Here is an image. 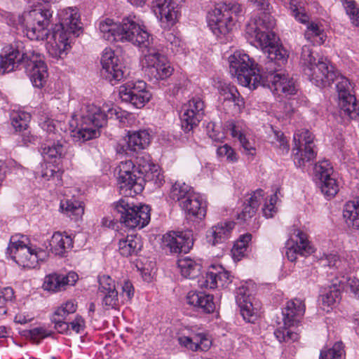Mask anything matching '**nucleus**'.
<instances>
[{"mask_svg": "<svg viewBox=\"0 0 359 359\" xmlns=\"http://www.w3.org/2000/svg\"><path fill=\"white\" fill-rule=\"evenodd\" d=\"M287 50L283 48H271L266 56L264 67H260L248 55L234 53L229 57V70L241 85L250 89L258 86L268 87L273 93L294 95L297 92L295 82L288 74L279 72V68L287 60Z\"/></svg>", "mask_w": 359, "mask_h": 359, "instance_id": "f257e3e1", "label": "nucleus"}, {"mask_svg": "<svg viewBox=\"0 0 359 359\" xmlns=\"http://www.w3.org/2000/svg\"><path fill=\"white\" fill-rule=\"evenodd\" d=\"M60 21L52 29L50 34L48 26L52 22V12L39 1H34L27 8L24 15L26 35L30 40L48 39L46 49L54 58H63L70 48L69 40L72 34L78 36L81 32L79 15L77 12L68 8L60 14Z\"/></svg>", "mask_w": 359, "mask_h": 359, "instance_id": "f03ea898", "label": "nucleus"}, {"mask_svg": "<svg viewBox=\"0 0 359 359\" xmlns=\"http://www.w3.org/2000/svg\"><path fill=\"white\" fill-rule=\"evenodd\" d=\"M102 37L110 42H130L140 48L151 46L152 38L133 18H125L120 24L111 19H106L100 23Z\"/></svg>", "mask_w": 359, "mask_h": 359, "instance_id": "7ed1b4c3", "label": "nucleus"}, {"mask_svg": "<svg viewBox=\"0 0 359 359\" xmlns=\"http://www.w3.org/2000/svg\"><path fill=\"white\" fill-rule=\"evenodd\" d=\"M121 112L115 108H108L107 114L104 109L94 104H86L81 109L80 116V128L77 131L76 137L83 142L98 137L100 134L99 128L107 124V118L114 116L118 119Z\"/></svg>", "mask_w": 359, "mask_h": 359, "instance_id": "20e7f679", "label": "nucleus"}, {"mask_svg": "<svg viewBox=\"0 0 359 359\" xmlns=\"http://www.w3.org/2000/svg\"><path fill=\"white\" fill-rule=\"evenodd\" d=\"M241 13V6L238 3H219L212 12L208 13V26L217 36L226 34L231 30L236 18Z\"/></svg>", "mask_w": 359, "mask_h": 359, "instance_id": "39448f33", "label": "nucleus"}, {"mask_svg": "<svg viewBox=\"0 0 359 359\" xmlns=\"http://www.w3.org/2000/svg\"><path fill=\"white\" fill-rule=\"evenodd\" d=\"M133 197H124L115 203V210L120 214L119 221L126 226L142 229L150 221V208L147 205H135Z\"/></svg>", "mask_w": 359, "mask_h": 359, "instance_id": "423d86ee", "label": "nucleus"}, {"mask_svg": "<svg viewBox=\"0 0 359 359\" xmlns=\"http://www.w3.org/2000/svg\"><path fill=\"white\" fill-rule=\"evenodd\" d=\"M271 13L263 12L247 26V33L254 36L266 56H269L271 48H281L276 46V34L272 29L276 20Z\"/></svg>", "mask_w": 359, "mask_h": 359, "instance_id": "0eeeda50", "label": "nucleus"}, {"mask_svg": "<svg viewBox=\"0 0 359 359\" xmlns=\"http://www.w3.org/2000/svg\"><path fill=\"white\" fill-rule=\"evenodd\" d=\"M313 140V134L308 130L302 129L294 133L292 156L297 166L304 167L316 158L317 151Z\"/></svg>", "mask_w": 359, "mask_h": 359, "instance_id": "6e6552de", "label": "nucleus"}, {"mask_svg": "<svg viewBox=\"0 0 359 359\" xmlns=\"http://www.w3.org/2000/svg\"><path fill=\"white\" fill-rule=\"evenodd\" d=\"M118 182L120 194L123 197H134L144 189L143 180L135 175V165L131 161L121 162L118 166Z\"/></svg>", "mask_w": 359, "mask_h": 359, "instance_id": "1a4fd4ad", "label": "nucleus"}, {"mask_svg": "<svg viewBox=\"0 0 359 359\" xmlns=\"http://www.w3.org/2000/svg\"><path fill=\"white\" fill-rule=\"evenodd\" d=\"M334 81L337 82L340 114L352 119L356 118L359 115V107L355 96L351 94L352 86L350 81L337 72Z\"/></svg>", "mask_w": 359, "mask_h": 359, "instance_id": "9d476101", "label": "nucleus"}, {"mask_svg": "<svg viewBox=\"0 0 359 359\" xmlns=\"http://www.w3.org/2000/svg\"><path fill=\"white\" fill-rule=\"evenodd\" d=\"M144 60L149 76L156 80L166 79L174 71L168 58L154 46L147 48Z\"/></svg>", "mask_w": 359, "mask_h": 359, "instance_id": "9b49d317", "label": "nucleus"}, {"mask_svg": "<svg viewBox=\"0 0 359 359\" xmlns=\"http://www.w3.org/2000/svg\"><path fill=\"white\" fill-rule=\"evenodd\" d=\"M24 67L33 86L43 88L47 81L48 73L41 55L35 50H26L24 52Z\"/></svg>", "mask_w": 359, "mask_h": 359, "instance_id": "f8f14e48", "label": "nucleus"}, {"mask_svg": "<svg viewBox=\"0 0 359 359\" xmlns=\"http://www.w3.org/2000/svg\"><path fill=\"white\" fill-rule=\"evenodd\" d=\"M122 101L129 102L137 108H142L148 102L151 94L147 90V84L142 80L129 81L119 88Z\"/></svg>", "mask_w": 359, "mask_h": 359, "instance_id": "ddd939ff", "label": "nucleus"}, {"mask_svg": "<svg viewBox=\"0 0 359 359\" xmlns=\"http://www.w3.org/2000/svg\"><path fill=\"white\" fill-rule=\"evenodd\" d=\"M101 64L102 67L101 74L111 85H116L128 74L122 60L111 49L104 50L102 55Z\"/></svg>", "mask_w": 359, "mask_h": 359, "instance_id": "4468645a", "label": "nucleus"}, {"mask_svg": "<svg viewBox=\"0 0 359 359\" xmlns=\"http://www.w3.org/2000/svg\"><path fill=\"white\" fill-rule=\"evenodd\" d=\"M304 72L313 83L320 88L330 86L337 78L334 67L323 58L318 59L312 67L304 68Z\"/></svg>", "mask_w": 359, "mask_h": 359, "instance_id": "2eb2a0df", "label": "nucleus"}, {"mask_svg": "<svg viewBox=\"0 0 359 359\" xmlns=\"http://www.w3.org/2000/svg\"><path fill=\"white\" fill-rule=\"evenodd\" d=\"M162 245L171 253H187L194 245L191 231H170L163 235Z\"/></svg>", "mask_w": 359, "mask_h": 359, "instance_id": "dca6fc26", "label": "nucleus"}, {"mask_svg": "<svg viewBox=\"0 0 359 359\" xmlns=\"http://www.w3.org/2000/svg\"><path fill=\"white\" fill-rule=\"evenodd\" d=\"M204 115V104L198 97L193 98L181 110L180 120L182 130L189 133L201 121Z\"/></svg>", "mask_w": 359, "mask_h": 359, "instance_id": "f3484780", "label": "nucleus"}, {"mask_svg": "<svg viewBox=\"0 0 359 359\" xmlns=\"http://www.w3.org/2000/svg\"><path fill=\"white\" fill-rule=\"evenodd\" d=\"M181 0H156L154 6L156 15L168 27L173 26L180 15Z\"/></svg>", "mask_w": 359, "mask_h": 359, "instance_id": "a211bd4d", "label": "nucleus"}, {"mask_svg": "<svg viewBox=\"0 0 359 359\" xmlns=\"http://www.w3.org/2000/svg\"><path fill=\"white\" fill-rule=\"evenodd\" d=\"M294 236L287 243L286 256L290 262H294L297 255L306 257L313 252L306 233L300 230H295Z\"/></svg>", "mask_w": 359, "mask_h": 359, "instance_id": "6ab92c4d", "label": "nucleus"}, {"mask_svg": "<svg viewBox=\"0 0 359 359\" xmlns=\"http://www.w3.org/2000/svg\"><path fill=\"white\" fill-rule=\"evenodd\" d=\"M98 282V294L102 296V304L105 309H115L118 305V299L114 280L110 276L103 275L99 276Z\"/></svg>", "mask_w": 359, "mask_h": 359, "instance_id": "aec40b11", "label": "nucleus"}, {"mask_svg": "<svg viewBox=\"0 0 359 359\" xmlns=\"http://www.w3.org/2000/svg\"><path fill=\"white\" fill-rule=\"evenodd\" d=\"M248 290L245 286L238 288L236 295V301L241 309V314L243 319L248 323H253L257 318V308L255 307Z\"/></svg>", "mask_w": 359, "mask_h": 359, "instance_id": "412c9836", "label": "nucleus"}, {"mask_svg": "<svg viewBox=\"0 0 359 359\" xmlns=\"http://www.w3.org/2000/svg\"><path fill=\"white\" fill-rule=\"evenodd\" d=\"M78 278L77 273L74 271H70L67 275L50 274L46 276L43 287L45 290L59 292L65 290L66 285H74Z\"/></svg>", "mask_w": 359, "mask_h": 359, "instance_id": "4be33fe9", "label": "nucleus"}, {"mask_svg": "<svg viewBox=\"0 0 359 359\" xmlns=\"http://www.w3.org/2000/svg\"><path fill=\"white\" fill-rule=\"evenodd\" d=\"M234 225L233 222H224L213 226L207 231L208 243L212 246L225 243L230 238Z\"/></svg>", "mask_w": 359, "mask_h": 359, "instance_id": "5701e85b", "label": "nucleus"}, {"mask_svg": "<svg viewBox=\"0 0 359 359\" xmlns=\"http://www.w3.org/2000/svg\"><path fill=\"white\" fill-rule=\"evenodd\" d=\"M305 312V304L300 299H294L287 302L283 309V323L291 327L297 323Z\"/></svg>", "mask_w": 359, "mask_h": 359, "instance_id": "b1692460", "label": "nucleus"}, {"mask_svg": "<svg viewBox=\"0 0 359 359\" xmlns=\"http://www.w3.org/2000/svg\"><path fill=\"white\" fill-rule=\"evenodd\" d=\"M67 142L57 137H48L41 146L42 155L46 158H61L67 151Z\"/></svg>", "mask_w": 359, "mask_h": 359, "instance_id": "393cba45", "label": "nucleus"}, {"mask_svg": "<svg viewBox=\"0 0 359 359\" xmlns=\"http://www.w3.org/2000/svg\"><path fill=\"white\" fill-rule=\"evenodd\" d=\"M343 281L336 278L331 285L322 291L320 294L323 309L329 311L341 299V291Z\"/></svg>", "mask_w": 359, "mask_h": 359, "instance_id": "a878e982", "label": "nucleus"}, {"mask_svg": "<svg viewBox=\"0 0 359 359\" xmlns=\"http://www.w3.org/2000/svg\"><path fill=\"white\" fill-rule=\"evenodd\" d=\"M177 340L181 346L193 351H207L212 345L210 339L203 333L196 334L192 337L182 336Z\"/></svg>", "mask_w": 359, "mask_h": 359, "instance_id": "bb28decb", "label": "nucleus"}, {"mask_svg": "<svg viewBox=\"0 0 359 359\" xmlns=\"http://www.w3.org/2000/svg\"><path fill=\"white\" fill-rule=\"evenodd\" d=\"M24 241V268L36 269L43 262L41 255L43 250L32 243L29 238Z\"/></svg>", "mask_w": 359, "mask_h": 359, "instance_id": "cd10ccee", "label": "nucleus"}, {"mask_svg": "<svg viewBox=\"0 0 359 359\" xmlns=\"http://www.w3.org/2000/svg\"><path fill=\"white\" fill-rule=\"evenodd\" d=\"M181 208L187 213L189 217L197 219H202L206 215V209L200 199L195 194L190 195L188 198L180 203Z\"/></svg>", "mask_w": 359, "mask_h": 359, "instance_id": "c85d7f7f", "label": "nucleus"}, {"mask_svg": "<svg viewBox=\"0 0 359 359\" xmlns=\"http://www.w3.org/2000/svg\"><path fill=\"white\" fill-rule=\"evenodd\" d=\"M142 248V241L137 235H128L118 243V251L123 257L136 256Z\"/></svg>", "mask_w": 359, "mask_h": 359, "instance_id": "c756f323", "label": "nucleus"}, {"mask_svg": "<svg viewBox=\"0 0 359 359\" xmlns=\"http://www.w3.org/2000/svg\"><path fill=\"white\" fill-rule=\"evenodd\" d=\"M187 300L189 305L208 313L213 312L215 308L212 296L204 292L191 291L187 295Z\"/></svg>", "mask_w": 359, "mask_h": 359, "instance_id": "7c9ffc66", "label": "nucleus"}, {"mask_svg": "<svg viewBox=\"0 0 359 359\" xmlns=\"http://www.w3.org/2000/svg\"><path fill=\"white\" fill-rule=\"evenodd\" d=\"M50 245L55 255L62 257L73 247V240L66 233L55 232L52 236Z\"/></svg>", "mask_w": 359, "mask_h": 359, "instance_id": "2f4dec72", "label": "nucleus"}, {"mask_svg": "<svg viewBox=\"0 0 359 359\" xmlns=\"http://www.w3.org/2000/svg\"><path fill=\"white\" fill-rule=\"evenodd\" d=\"M150 143V135L146 130L129 133L127 141V149L138 152L146 148Z\"/></svg>", "mask_w": 359, "mask_h": 359, "instance_id": "473e14b6", "label": "nucleus"}, {"mask_svg": "<svg viewBox=\"0 0 359 359\" xmlns=\"http://www.w3.org/2000/svg\"><path fill=\"white\" fill-rule=\"evenodd\" d=\"M264 194L262 189H257L253 192L248 201V203L244 206L243 211L238 214V219L246 222L252 218L262 202Z\"/></svg>", "mask_w": 359, "mask_h": 359, "instance_id": "72a5a7b5", "label": "nucleus"}, {"mask_svg": "<svg viewBox=\"0 0 359 359\" xmlns=\"http://www.w3.org/2000/svg\"><path fill=\"white\" fill-rule=\"evenodd\" d=\"M19 51L12 46H6L0 53V74L3 75L15 69V60Z\"/></svg>", "mask_w": 359, "mask_h": 359, "instance_id": "f704fd0d", "label": "nucleus"}, {"mask_svg": "<svg viewBox=\"0 0 359 359\" xmlns=\"http://www.w3.org/2000/svg\"><path fill=\"white\" fill-rule=\"evenodd\" d=\"M60 208L75 221L80 219L84 213V206L82 203L75 198L62 200Z\"/></svg>", "mask_w": 359, "mask_h": 359, "instance_id": "c9c22d12", "label": "nucleus"}, {"mask_svg": "<svg viewBox=\"0 0 359 359\" xmlns=\"http://www.w3.org/2000/svg\"><path fill=\"white\" fill-rule=\"evenodd\" d=\"M177 265L182 275L187 278L194 279L200 274L201 264L187 257L180 259L177 261Z\"/></svg>", "mask_w": 359, "mask_h": 359, "instance_id": "e433bc0d", "label": "nucleus"}, {"mask_svg": "<svg viewBox=\"0 0 359 359\" xmlns=\"http://www.w3.org/2000/svg\"><path fill=\"white\" fill-rule=\"evenodd\" d=\"M193 194L190 186L177 182L172 186L169 196L171 199L180 202V204Z\"/></svg>", "mask_w": 359, "mask_h": 359, "instance_id": "4c0bfd02", "label": "nucleus"}, {"mask_svg": "<svg viewBox=\"0 0 359 359\" xmlns=\"http://www.w3.org/2000/svg\"><path fill=\"white\" fill-rule=\"evenodd\" d=\"M320 187L322 193L327 197L334 196L339 191L337 180L332 177L320 181Z\"/></svg>", "mask_w": 359, "mask_h": 359, "instance_id": "58836bf2", "label": "nucleus"}, {"mask_svg": "<svg viewBox=\"0 0 359 359\" xmlns=\"http://www.w3.org/2000/svg\"><path fill=\"white\" fill-rule=\"evenodd\" d=\"M304 36L308 41L312 43L322 44L324 42L323 31L317 24L313 22L309 24Z\"/></svg>", "mask_w": 359, "mask_h": 359, "instance_id": "ea45409f", "label": "nucleus"}, {"mask_svg": "<svg viewBox=\"0 0 359 359\" xmlns=\"http://www.w3.org/2000/svg\"><path fill=\"white\" fill-rule=\"evenodd\" d=\"M344 354L341 342L335 343L332 348H325L320 352V359H341Z\"/></svg>", "mask_w": 359, "mask_h": 359, "instance_id": "a19ab883", "label": "nucleus"}, {"mask_svg": "<svg viewBox=\"0 0 359 359\" xmlns=\"http://www.w3.org/2000/svg\"><path fill=\"white\" fill-rule=\"evenodd\" d=\"M21 238H22V235L12 236L6 251L7 256L11 257L18 264L19 261L17 259V254L18 253L19 249L22 248V241L20 240Z\"/></svg>", "mask_w": 359, "mask_h": 359, "instance_id": "79ce46f5", "label": "nucleus"}, {"mask_svg": "<svg viewBox=\"0 0 359 359\" xmlns=\"http://www.w3.org/2000/svg\"><path fill=\"white\" fill-rule=\"evenodd\" d=\"M217 273H215L213 265L211 266L205 273L198 279V285L202 288L213 289L217 287Z\"/></svg>", "mask_w": 359, "mask_h": 359, "instance_id": "37998d69", "label": "nucleus"}, {"mask_svg": "<svg viewBox=\"0 0 359 359\" xmlns=\"http://www.w3.org/2000/svg\"><path fill=\"white\" fill-rule=\"evenodd\" d=\"M140 177L143 180V182H152L158 187H160L164 181L163 175L161 173L159 166L157 165L153 166V168H151V170Z\"/></svg>", "mask_w": 359, "mask_h": 359, "instance_id": "c03bdc74", "label": "nucleus"}, {"mask_svg": "<svg viewBox=\"0 0 359 359\" xmlns=\"http://www.w3.org/2000/svg\"><path fill=\"white\" fill-rule=\"evenodd\" d=\"M50 332L42 327H36L32 330H24V337L34 344H39L40 341L50 335Z\"/></svg>", "mask_w": 359, "mask_h": 359, "instance_id": "a18cd8bd", "label": "nucleus"}, {"mask_svg": "<svg viewBox=\"0 0 359 359\" xmlns=\"http://www.w3.org/2000/svg\"><path fill=\"white\" fill-rule=\"evenodd\" d=\"M316 62V58L313 55V52L309 45H304L302 48L300 55V64L303 69L306 67H312Z\"/></svg>", "mask_w": 359, "mask_h": 359, "instance_id": "49530a36", "label": "nucleus"}, {"mask_svg": "<svg viewBox=\"0 0 359 359\" xmlns=\"http://www.w3.org/2000/svg\"><path fill=\"white\" fill-rule=\"evenodd\" d=\"M62 172L53 165L46 166L42 171L41 176L46 180H53L55 185H60L62 181Z\"/></svg>", "mask_w": 359, "mask_h": 359, "instance_id": "de8ad7c7", "label": "nucleus"}, {"mask_svg": "<svg viewBox=\"0 0 359 359\" xmlns=\"http://www.w3.org/2000/svg\"><path fill=\"white\" fill-rule=\"evenodd\" d=\"M316 177L320 181L332 177V167L327 161H323L316 164L314 167Z\"/></svg>", "mask_w": 359, "mask_h": 359, "instance_id": "09e8293b", "label": "nucleus"}, {"mask_svg": "<svg viewBox=\"0 0 359 359\" xmlns=\"http://www.w3.org/2000/svg\"><path fill=\"white\" fill-rule=\"evenodd\" d=\"M288 327L285 326L284 328L277 329L274 332L275 337L280 342H293L298 339V334L289 330Z\"/></svg>", "mask_w": 359, "mask_h": 359, "instance_id": "8fccbe9b", "label": "nucleus"}, {"mask_svg": "<svg viewBox=\"0 0 359 359\" xmlns=\"http://www.w3.org/2000/svg\"><path fill=\"white\" fill-rule=\"evenodd\" d=\"M344 7L352 24L355 27L359 26V9L356 7L355 2L352 0H345Z\"/></svg>", "mask_w": 359, "mask_h": 359, "instance_id": "3c124183", "label": "nucleus"}, {"mask_svg": "<svg viewBox=\"0 0 359 359\" xmlns=\"http://www.w3.org/2000/svg\"><path fill=\"white\" fill-rule=\"evenodd\" d=\"M136 164V170L142 176L151 170V169L153 168V166L156 165L151 161L150 156L149 155H142L137 157Z\"/></svg>", "mask_w": 359, "mask_h": 359, "instance_id": "603ef678", "label": "nucleus"}, {"mask_svg": "<svg viewBox=\"0 0 359 359\" xmlns=\"http://www.w3.org/2000/svg\"><path fill=\"white\" fill-rule=\"evenodd\" d=\"M227 93L224 97L226 102H232L234 106L240 111L244 107L243 99L241 97L236 88H231V90H227Z\"/></svg>", "mask_w": 359, "mask_h": 359, "instance_id": "864d4df0", "label": "nucleus"}, {"mask_svg": "<svg viewBox=\"0 0 359 359\" xmlns=\"http://www.w3.org/2000/svg\"><path fill=\"white\" fill-rule=\"evenodd\" d=\"M252 235L246 233L241 236L240 239L236 241L232 249L233 255H243L248 243L251 241Z\"/></svg>", "mask_w": 359, "mask_h": 359, "instance_id": "5fc2aeb1", "label": "nucleus"}, {"mask_svg": "<svg viewBox=\"0 0 359 359\" xmlns=\"http://www.w3.org/2000/svg\"><path fill=\"white\" fill-rule=\"evenodd\" d=\"M301 2L299 0H290L289 8L292 12L293 15L297 20L300 21L302 23H306L309 22V16L302 12Z\"/></svg>", "mask_w": 359, "mask_h": 359, "instance_id": "6e6d98bb", "label": "nucleus"}, {"mask_svg": "<svg viewBox=\"0 0 359 359\" xmlns=\"http://www.w3.org/2000/svg\"><path fill=\"white\" fill-rule=\"evenodd\" d=\"M215 273H217V287H225L231 282L229 273L225 271L221 266H214Z\"/></svg>", "mask_w": 359, "mask_h": 359, "instance_id": "4d7b16f0", "label": "nucleus"}, {"mask_svg": "<svg viewBox=\"0 0 359 359\" xmlns=\"http://www.w3.org/2000/svg\"><path fill=\"white\" fill-rule=\"evenodd\" d=\"M217 154L219 156H226V161L230 163H234L238 160L236 152L227 144L219 147L217 149Z\"/></svg>", "mask_w": 359, "mask_h": 359, "instance_id": "13d9d810", "label": "nucleus"}, {"mask_svg": "<svg viewBox=\"0 0 359 359\" xmlns=\"http://www.w3.org/2000/svg\"><path fill=\"white\" fill-rule=\"evenodd\" d=\"M65 318L63 316L56 315L55 313L52 316L51 320L55 324V328L60 333H63L69 329V325L64 321Z\"/></svg>", "mask_w": 359, "mask_h": 359, "instance_id": "bf43d9fd", "label": "nucleus"}, {"mask_svg": "<svg viewBox=\"0 0 359 359\" xmlns=\"http://www.w3.org/2000/svg\"><path fill=\"white\" fill-rule=\"evenodd\" d=\"M76 310V305L72 301L67 302L63 306L58 308L55 313L57 316H61L65 318L70 313H73Z\"/></svg>", "mask_w": 359, "mask_h": 359, "instance_id": "052dcab7", "label": "nucleus"}, {"mask_svg": "<svg viewBox=\"0 0 359 359\" xmlns=\"http://www.w3.org/2000/svg\"><path fill=\"white\" fill-rule=\"evenodd\" d=\"M165 39L167 42L169 43L168 47L174 53L178 52L182 44L181 40L172 33L167 34Z\"/></svg>", "mask_w": 359, "mask_h": 359, "instance_id": "680f3d73", "label": "nucleus"}, {"mask_svg": "<svg viewBox=\"0 0 359 359\" xmlns=\"http://www.w3.org/2000/svg\"><path fill=\"white\" fill-rule=\"evenodd\" d=\"M239 141L246 155L253 156L255 154V149L254 146L242 133H239Z\"/></svg>", "mask_w": 359, "mask_h": 359, "instance_id": "e2e57ef3", "label": "nucleus"}, {"mask_svg": "<svg viewBox=\"0 0 359 359\" xmlns=\"http://www.w3.org/2000/svg\"><path fill=\"white\" fill-rule=\"evenodd\" d=\"M249 2L259 11H261L262 13H271L272 9L269 0H249Z\"/></svg>", "mask_w": 359, "mask_h": 359, "instance_id": "0e129e2a", "label": "nucleus"}, {"mask_svg": "<svg viewBox=\"0 0 359 359\" xmlns=\"http://www.w3.org/2000/svg\"><path fill=\"white\" fill-rule=\"evenodd\" d=\"M11 126L15 132H21L22 117L20 112H12L11 114Z\"/></svg>", "mask_w": 359, "mask_h": 359, "instance_id": "69168bd1", "label": "nucleus"}, {"mask_svg": "<svg viewBox=\"0 0 359 359\" xmlns=\"http://www.w3.org/2000/svg\"><path fill=\"white\" fill-rule=\"evenodd\" d=\"M275 136L278 142L277 147H279L283 153H287L290 146L283 133L282 132H276Z\"/></svg>", "mask_w": 359, "mask_h": 359, "instance_id": "338daca9", "label": "nucleus"}, {"mask_svg": "<svg viewBox=\"0 0 359 359\" xmlns=\"http://www.w3.org/2000/svg\"><path fill=\"white\" fill-rule=\"evenodd\" d=\"M347 287L350 288L354 297L359 299V279L355 277L349 278L347 280Z\"/></svg>", "mask_w": 359, "mask_h": 359, "instance_id": "774afa93", "label": "nucleus"}]
</instances>
